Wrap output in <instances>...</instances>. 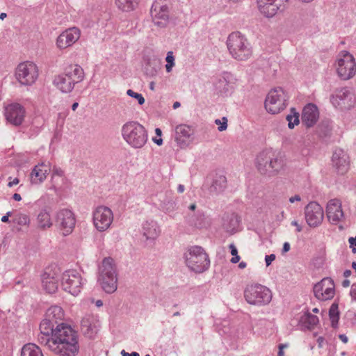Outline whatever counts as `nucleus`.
Masks as SVG:
<instances>
[{"label": "nucleus", "instance_id": "7", "mask_svg": "<svg viewBox=\"0 0 356 356\" xmlns=\"http://www.w3.org/2000/svg\"><path fill=\"white\" fill-rule=\"evenodd\" d=\"M289 97L282 88L271 89L264 101V108L270 114L275 115L283 111L288 105Z\"/></svg>", "mask_w": 356, "mask_h": 356}, {"label": "nucleus", "instance_id": "26", "mask_svg": "<svg viewBox=\"0 0 356 356\" xmlns=\"http://www.w3.org/2000/svg\"><path fill=\"white\" fill-rule=\"evenodd\" d=\"M277 0H257L260 13L266 17H272L277 13L279 6Z\"/></svg>", "mask_w": 356, "mask_h": 356}, {"label": "nucleus", "instance_id": "42", "mask_svg": "<svg viewBox=\"0 0 356 356\" xmlns=\"http://www.w3.org/2000/svg\"><path fill=\"white\" fill-rule=\"evenodd\" d=\"M167 64L165 65V69L168 72H170L172 67L175 66V57L172 51H168L165 58Z\"/></svg>", "mask_w": 356, "mask_h": 356}, {"label": "nucleus", "instance_id": "59", "mask_svg": "<svg viewBox=\"0 0 356 356\" xmlns=\"http://www.w3.org/2000/svg\"><path fill=\"white\" fill-rule=\"evenodd\" d=\"M246 266H247V264L245 261H241L238 264V268L241 269H243V268H246Z\"/></svg>", "mask_w": 356, "mask_h": 356}, {"label": "nucleus", "instance_id": "36", "mask_svg": "<svg viewBox=\"0 0 356 356\" xmlns=\"http://www.w3.org/2000/svg\"><path fill=\"white\" fill-rule=\"evenodd\" d=\"M55 323L49 320V318H46L42 321V322L40 324V330L41 334L42 336L41 337H43L44 339H47L49 337H50L51 334H52V332L54 330V325Z\"/></svg>", "mask_w": 356, "mask_h": 356}, {"label": "nucleus", "instance_id": "13", "mask_svg": "<svg viewBox=\"0 0 356 356\" xmlns=\"http://www.w3.org/2000/svg\"><path fill=\"white\" fill-rule=\"evenodd\" d=\"M76 221L75 214L68 209H59L55 216L56 225L64 236H67L73 232Z\"/></svg>", "mask_w": 356, "mask_h": 356}, {"label": "nucleus", "instance_id": "14", "mask_svg": "<svg viewBox=\"0 0 356 356\" xmlns=\"http://www.w3.org/2000/svg\"><path fill=\"white\" fill-rule=\"evenodd\" d=\"M151 17L153 23L159 27L165 26L170 19V8L166 0H155L152 6Z\"/></svg>", "mask_w": 356, "mask_h": 356}, {"label": "nucleus", "instance_id": "44", "mask_svg": "<svg viewBox=\"0 0 356 356\" xmlns=\"http://www.w3.org/2000/svg\"><path fill=\"white\" fill-rule=\"evenodd\" d=\"M215 123L218 125V129L220 131H225L227 128V119L225 117H223L222 120L216 119Z\"/></svg>", "mask_w": 356, "mask_h": 356}, {"label": "nucleus", "instance_id": "23", "mask_svg": "<svg viewBox=\"0 0 356 356\" xmlns=\"http://www.w3.org/2000/svg\"><path fill=\"white\" fill-rule=\"evenodd\" d=\"M99 321L97 317L92 314L86 315L81 323V329L84 335L92 338L97 332Z\"/></svg>", "mask_w": 356, "mask_h": 356}, {"label": "nucleus", "instance_id": "63", "mask_svg": "<svg viewBox=\"0 0 356 356\" xmlns=\"http://www.w3.org/2000/svg\"><path fill=\"white\" fill-rule=\"evenodd\" d=\"M351 275V271L350 270H346L343 273V276L345 277H348Z\"/></svg>", "mask_w": 356, "mask_h": 356}, {"label": "nucleus", "instance_id": "8", "mask_svg": "<svg viewBox=\"0 0 356 356\" xmlns=\"http://www.w3.org/2000/svg\"><path fill=\"white\" fill-rule=\"evenodd\" d=\"M113 220V212L106 206H97L92 211V223L98 232L108 231L111 227Z\"/></svg>", "mask_w": 356, "mask_h": 356}, {"label": "nucleus", "instance_id": "47", "mask_svg": "<svg viewBox=\"0 0 356 356\" xmlns=\"http://www.w3.org/2000/svg\"><path fill=\"white\" fill-rule=\"evenodd\" d=\"M229 248L230 249L232 255L235 256V255L238 254L237 248H236V246L233 243L230 244Z\"/></svg>", "mask_w": 356, "mask_h": 356}, {"label": "nucleus", "instance_id": "64", "mask_svg": "<svg viewBox=\"0 0 356 356\" xmlns=\"http://www.w3.org/2000/svg\"><path fill=\"white\" fill-rule=\"evenodd\" d=\"M122 356H129V353L126 352L124 350H122L121 352Z\"/></svg>", "mask_w": 356, "mask_h": 356}, {"label": "nucleus", "instance_id": "56", "mask_svg": "<svg viewBox=\"0 0 356 356\" xmlns=\"http://www.w3.org/2000/svg\"><path fill=\"white\" fill-rule=\"evenodd\" d=\"M339 337L343 343H346L348 342V337L345 334H340Z\"/></svg>", "mask_w": 356, "mask_h": 356}, {"label": "nucleus", "instance_id": "27", "mask_svg": "<svg viewBox=\"0 0 356 356\" xmlns=\"http://www.w3.org/2000/svg\"><path fill=\"white\" fill-rule=\"evenodd\" d=\"M49 171V166L43 163L35 165L30 175L31 184H40L42 183L46 179Z\"/></svg>", "mask_w": 356, "mask_h": 356}, {"label": "nucleus", "instance_id": "40", "mask_svg": "<svg viewBox=\"0 0 356 356\" xmlns=\"http://www.w3.org/2000/svg\"><path fill=\"white\" fill-rule=\"evenodd\" d=\"M291 115H288L286 120L288 121V126L290 129H293L295 125L299 124V114L298 113L294 112V109L291 110Z\"/></svg>", "mask_w": 356, "mask_h": 356}, {"label": "nucleus", "instance_id": "33", "mask_svg": "<svg viewBox=\"0 0 356 356\" xmlns=\"http://www.w3.org/2000/svg\"><path fill=\"white\" fill-rule=\"evenodd\" d=\"M64 313L63 309L59 306H51L46 312L45 317L55 323L63 319Z\"/></svg>", "mask_w": 356, "mask_h": 356}, {"label": "nucleus", "instance_id": "51", "mask_svg": "<svg viewBox=\"0 0 356 356\" xmlns=\"http://www.w3.org/2000/svg\"><path fill=\"white\" fill-rule=\"evenodd\" d=\"M348 242L350 244V247H356V236L355 237H350L348 238Z\"/></svg>", "mask_w": 356, "mask_h": 356}, {"label": "nucleus", "instance_id": "17", "mask_svg": "<svg viewBox=\"0 0 356 356\" xmlns=\"http://www.w3.org/2000/svg\"><path fill=\"white\" fill-rule=\"evenodd\" d=\"M4 116L7 122L15 127H19L24 122L26 111L22 105L13 103L5 108Z\"/></svg>", "mask_w": 356, "mask_h": 356}, {"label": "nucleus", "instance_id": "3", "mask_svg": "<svg viewBox=\"0 0 356 356\" xmlns=\"http://www.w3.org/2000/svg\"><path fill=\"white\" fill-rule=\"evenodd\" d=\"M227 44L229 53L236 60H246L252 54L250 43L240 32H233L229 34Z\"/></svg>", "mask_w": 356, "mask_h": 356}, {"label": "nucleus", "instance_id": "30", "mask_svg": "<svg viewBox=\"0 0 356 356\" xmlns=\"http://www.w3.org/2000/svg\"><path fill=\"white\" fill-rule=\"evenodd\" d=\"M142 233L146 240H154L159 236L160 229L155 221L147 220L143 224Z\"/></svg>", "mask_w": 356, "mask_h": 356}, {"label": "nucleus", "instance_id": "43", "mask_svg": "<svg viewBox=\"0 0 356 356\" xmlns=\"http://www.w3.org/2000/svg\"><path fill=\"white\" fill-rule=\"evenodd\" d=\"M127 94L133 97V98H135L138 100V102L140 105H143L144 103H145V98L143 97V96L140 94V93H138V92H134V90H131V89H129L127 91Z\"/></svg>", "mask_w": 356, "mask_h": 356}, {"label": "nucleus", "instance_id": "49", "mask_svg": "<svg viewBox=\"0 0 356 356\" xmlns=\"http://www.w3.org/2000/svg\"><path fill=\"white\" fill-rule=\"evenodd\" d=\"M291 246L289 243L285 242L283 245L282 254H285L290 250Z\"/></svg>", "mask_w": 356, "mask_h": 356}, {"label": "nucleus", "instance_id": "4", "mask_svg": "<svg viewBox=\"0 0 356 356\" xmlns=\"http://www.w3.org/2000/svg\"><path fill=\"white\" fill-rule=\"evenodd\" d=\"M98 282L107 293H114L118 289V279L113 259L104 258L99 267Z\"/></svg>", "mask_w": 356, "mask_h": 356}, {"label": "nucleus", "instance_id": "28", "mask_svg": "<svg viewBox=\"0 0 356 356\" xmlns=\"http://www.w3.org/2000/svg\"><path fill=\"white\" fill-rule=\"evenodd\" d=\"M53 83L58 90L63 93L71 92L76 85L63 72L54 77Z\"/></svg>", "mask_w": 356, "mask_h": 356}, {"label": "nucleus", "instance_id": "46", "mask_svg": "<svg viewBox=\"0 0 356 356\" xmlns=\"http://www.w3.org/2000/svg\"><path fill=\"white\" fill-rule=\"evenodd\" d=\"M275 259V255L274 254H271L270 255H266L265 257V261H266V266H269Z\"/></svg>", "mask_w": 356, "mask_h": 356}, {"label": "nucleus", "instance_id": "45", "mask_svg": "<svg viewBox=\"0 0 356 356\" xmlns=\"http://www.w3.org/2000/svg\"><path fill=\"white\" fill-rule=\"evenodd\" d=\"M63 177L64 171L58 167H54L52 170L51 179H53L55 177Z\"/></svg>", "mask_w": 356, "mask_h": 356}, {"label": "nucleus", "instance_id": "18", "mask_svg": "<svg viewBox=\"0 0 356 356\" xmlns=\"http://www.w3.org/2000/svg\"><path fill=\"white\" fill-rule=\"evenodd\" d=\"M314 293L319 300H331L335 294V286L333 280L330 277L322 279L314 285Z\"/></svg>", "mask_w": 356, "mask_h": 356}, {"label": "nucleus", "instance_id": "54", "mask_svg": "<svg viewBox=\"0 0 356 356\" xmlns=\"http://www.w3.org/2000/svg\"><path fill=\"white\" fill-rule=\"evenodd\" d=\"M240 259H241L240 256L237 254V255L234 256V257L230 259V261H231V263H232V264H236V263H238V262L240 261Z\"/></svg>", "mask_w": 356, "mask_h": 356}, {"label": "nucleus", "instance_id": "61", "mask_svg": "<svg viewBox=\"0 0 356 356\" xmlns=\"http://www.w3.org/2000/svg\"><path fill=\"white\" fill-rule=\"evenodd\" d=\"M350 281H349V280H344V281L343 282L342 285H343V286H344V287H348V286H350Z\"/></svg>", "mask_w": 356, "mask_h": 356}, {"label": "nucleus", "instance_id": "22", "mask_svg": "<svg viewBox=\"0 0 356 356\" xmlns=\"http://www.w3.org/2000/svg\"><path fill=\"white\" fill-rule=\"evenodd\" d=\"M192 129L186 124L178 125L175 129V140L181 148H186L192 142Z\"/></svg>", "mask_w": 356, "mask_h": 356}, {"label": "nucleus", "instance_id": "52", "mask_svg": "<svg viewBox=\"0 0 356 356\" xmlns=\"http://www.w3.org/2000/svg\"><path fill=\"white\" fill-rule=\"evenodd\" d=\"M10 216H11V212L10 211L7 212L6 214L1 218V221L3 222H9V217Z\"/></svg>", "mask_w": 356, "mask_h": 356}, {"label": "nucleus", "instance_id": "32", "mask_svg": "<svg viewBox=\"0 0 356 356\" xmlns=\"http://www.w3.org/2000/svg\"><path fill=\"white\" fill-rule=\"evenodd\" d=\"M139 3V0H115L117 8L122 12H131L134 10Z\"/></svg>", "mask_w": 356, "mask_h": 356}, {"label": "nucleus", "instance_id": "55", "mask_svg": "<svg viewBox=\"0 0 356 356\" xmlns=\"http://www.w3.org/2000/svg\"><path fill=\"white\" fill-rule=\"evenodd\" d=\"M152 140L154 141V143H155L156 145L159 146L163 144V140L161 137H159V138H153Z\"/></svg>", "mask_w": 356, "mask_h": 356}, {"label": "nucleus", "instance_id": "58", "mask_svg": "<svg viewBox=\"0 0 356 356\" xmlns=\"http://www.w3.org/2000/svg\"><path fill=\"white\" fill-rule=\"evenodd\" d=\"M184 190H185V187H184V185H182V184H179V185L178 186V187H177V191H178V193H184Z\"/></svg>", "mask_w": 356, "mask_h": 356}, {"label": "nucleus", "instance_id": "21", "mask_svg": "<svg viewBox=\"0 0 356 356\" xmlns=\"http://www.w3.org/2000/svg\"><path fill=\"white\" fill-rule=\"evenodd\" d=\"M332 164L339 175H345L350 168V161L348 154L341 149H337L332 155Z\"/></svg>", "mask_w": 356, "mask_h": 356}, {"label": "nucleus", "instance_id": "10", "mask_svg": "<svg viewBox=\"0 0 356 356\" xmlns=\"http://www.w3.org/2000/svg\"><path fill=\"white\" fill-rule=\"evenodd\" d=\"M15 75L21 85L31 86L38 79V68L33 62H22L16 67Z\"/></svg>", "mask_w": 356, "mask_h": 356}, {"label": "nucleus", "instance_id": "35", "mask_svg": "<svg viewBox=\"0 0 356 356\" xmlns=\"http://www.w3.org/2000/svg\"><path fill=\"white\" fill-rule=\"evenodd\" d=\"M21 356H43L39 346L34 343L25 344L21 351Z\"/></svg>", "mask_w": 356, "mask_h": 356}, {"label": "nucleus", "instance_id": "2", "mask_svg": "<svg viewBox=\"0 0 356 356\" xmlns=\"http://www.w3.org/2000/svg\"><path fill=\"white\" fill-rule=\"evenodd\" d=\"M122 136L126 143L134 149L143 147L148 140L147 131L136 121H129L122 127Z\"/></svg>", "mask_w": 356, "mask_h": 356}, {"label": "nucleus", "instance_id": "38", "mask_svg": "<svg viewBox=\"0 0 356 356\" xmlns=\"http://www.w3.org/2000/svg\"><path fill=\"white\" fill-rule=\"evenodd\" d=\"M301 321L307 328L312 329L318 324V318L315 315L307 312L301 317Z\"/></svg>", "mask_w": 356, "mask_h": 356}, {"label": "nucleus", "instance_id": "20", "mask_svg": "<svg viewBox=\"0 0 356 356\" xmlns=\"http://www.w3.org/2000/svg\"><path fill=\"white\" fill-rule=\"evenodd\" d=\"M59 272L47 268L42 275V286L48 293H54L58 289Z\"/></svg>", "mask_w": 356, "mask_h": 356}, {"label": "nucleus", "instance_id": "6", "mask_svg": "<svg viewBox=\"0 0 356 356\" xmlns=\"http://www.w3.org/2000/svg\"><path fill=\"white\" fill-rule=\"evenodd\" d=\"M271 291L262 284L251 283L244 290V298L250 305L263 306L269 304L272 300Z\"/></svg>", "mask_w": 356, "mask_h": 356}, {"label": "nucleus", "instance_id": "41", "mask_svg": "<svg viewBox=\"0 0 356 356\" xmlns=\"http://www.w3.org/2000/svg\"><path fill=\"white\" fill-rule=\"evenodd\" d=\"M14 222L21 226L28 225L30 222V219L27 215L19 213L15 217Z\"/></svg>", "mask_w": 356, "mask_h": 356}, {"label": "nucleus", "instance_id": "53", "mask_svg": "<svg viewBox=\"0 0 356 356\" xmlns=\"http://www.w3.org/2000/svg\"><path fill=\"white\" fill-rule=\"evenodd\" d=\"M19 182V179L18 178H15L13 181L8 182V186L11 188L13 186L18 184Z\"/></svg>", "mask_w": 356, "mask_h": 356}, {"label": "nucleus", "instance_id": "9", "mask_svg": "<svg viewBox=\"0 0 356 356\" xmlns=\"http://www.w3.org/2000/svg\"><path fill=\"white\" fill-rule=\"evenodd\" d=\"M337 72L343 80H349L356 74V63L353 56L348 51L340 52L336 60Z\"/></svg>", "mask_w": 356, "mask_h": 356}, {"label": "nucleus", "instance_id": "15", "mask_svg": "<svg viewBox=\"0 0 356 356\" xmlns=\"http://www.w3.org/2000/svg\"><path fill=\"white\" fill-rule=\"evenodd\" d=\"M81 31L79 28L72 26L62 31L56 39V47L63 51L72 47L80 39Z\"/></svg>", "mask_w": 356, "mask_h": 356}, {"label": "nucleus", "instance_id": "11", "mask_svg": "<svg viewBox=\"0 0 356 356\" xmlns=\"http://www.w3.org/2000/svg\"><path fill=\"white\" fill-rule=\"evenodd\" d=\"M83 284L82 277L76 270H67L63 273L61 286L65 291L76 296L80 293Z\"/></svg>", "mask_w": 356, "mask_h": 356}, {"label": "nucleus", "instance_id": "1", "mask_svg": "<svg viewBox=\"0 0 356 356\" xmlns=\"http://www.w3.org/2000/svg\"><path fill=\"white\" fill-rule=\"evenodd\" d=\"M40 342L49 351L58 356H75L79 350L77 332L65 323L57 325L48 338L40 337Z\"/></svg>", "mask_w": 356, "mask_h": 356}, {"label": "nucleus", "instance_id": "16", "mask_svg": "<svg viewBox=\"0 0 356 356\" xmlns=\"http://www.w3.org/2000/svg\"><path fill=\"white\" fill-rule=\"evenodd\" d=\"M324 218L323 207L316 202H310L305 208V219L307 225L315 228L321 225Z\"/></svg>", "mask_w": 356, "mask_h": 356}, {"label": "nucleus", "instance_id": "25", "mask_svg": "<svg viewBox=\"0 0 356 356\" xmlns=\"http://www.w3.org/2000/svg\"><path fill=\"white\" fill-rule=\"evenodd\" d=\"M75 84L81 82L85 77V72L82 67L78 64H70L66 66L63 72Z\"/></svg>", "mask_w": 356, "mask_h": 356}, {"label": "nucleus", "instance_id": "29", "mask_svg": "<svg viewBox=\"0 0 356 356\" xmlns=\"http://www.w3.org/2000/svg\"><path fill=\"white\" fill-rule=\"evenodd\" d=\"M318 118V111L317 107L312 104L305 106L302 111V119L307 127L313 126Z\"/></svg>", "mask_w": 356, "mask_h": 356}, {"label": "nucleus", "instance_id": "31", "mask_svg": "<svg viewBox=\"0 0 356 356\" xmlns=\"http://www.w3.org/2000/svg\"><path fill=\"white\" fill-rule=\"evenodd\" d=\"M37 225L40 229H47L53 225L50 212L47 209H42L38 213L37 218Z\"/></svg>", "mask_w": 356, "mask_h": 356}, {"label": "nucleus", "instance_id": "57", "mask_svg": "<svg viewBox=\"0 0 356 356\" xmlns=\"http://www.w3.org/2000/svg\"><path fill=\"white\" fill-rule=\"evenodd\" d=\"M13 198L15 201H20V200H22V197H21V195H20L19 193H15V194L13 195Z\"/></svg>", "mask_w": 356, "mask_h": 356}, {"label": "nucleus", "instance_id": "34", "mask_svg": "<svg viewBox=\"0 0 356 356\" xmlns=\"http://www.w3.org/2000/svg\"><path fill=\"white\" fill-rule=\"evenodd\" d=\"M284 167V161L281 156L270 151L271 177L276 175Z\"/></svg>", "mask_w": 356, "mask_h": 356}, {"label": "nucleus", "instance_id": "5", "mask_svg": "<svg viewBox=\"0 0 356 356\" xmlns=\"http://www.w3.org/2000/svg\"><path fill=\"white\" fill-rule=\"evenodd\" d=\"M185 263L187 267L197 273L207 270L210 266L209 255L200 246H193L184 254Z\"/></svg>", "mask_w": 356, "mask_h": 356}, {"label": "nucleus", "instance_id": "19", "mask_svg": "<svg viewBox=\"0 0 356 356\" xmlns=\"http://www.w3.org/2000/svg\"><path fill=\"white\" fill-rule=\"evenodd\" d=\"M326 214L332 224L336 225L341 221L344 218L341 201L337 198L329 200L326 206Z\"/></svg>", "mask_w": 356, "mask_h": 356}, {"label": "nucleus", "instance_id": "37", "mask_svg": "<svg viewBox=\"0 0 356 356\" xmlns=\"http://www.w3.org/2000/svg\"><path fill=\"white\" fill-rule=\"evenodd\" d=\"M227 179L223 175L216 177L210 187V192L214 194L221 193L224 191L227 186Z\"/></svg>", "mask_w": 356, "mask_h": 356}, {"label": "nucleus", "instance_id": "39", "mask_svg": "<svg viewBox=\"0 0 356 356\" xmlns=\"http://www.w3.org/2000/svg\"><path fill=\"white\" fill-rule=\"evenodd\" d=\"M329 316L332 323V327H336L339 319V312L338 305L333 303L329 310Z\"/></svg>", "mask_w": 356, "mask_h": 356}, {"label": "nucleus", "instance_id": "48", "mask_svg": "<svg viewBox=\"0 0 356 356\" xmlns=\"http://www.w3.org/2000/svg\"><path fill=\"white\" fill-rule=\"evenodd\" d=\"M300 201H301V197L299 195H296L289 198V202L291 203H294L295 202H300Z\"/></svg>", "mask_w": 356, "mask_h": 356}, {"label": "nucleus", "instance_id": "24", "mask_svg": "<svg viewBox=\"0 0 356 356\" xmlns=\"http://www.w3.org/2000/svg\"><path fill=\"white\" fill-rule=\"evenodd\" d=\"M256 166L258 171L263 175L271 177L270 151H263L256 159Z\"/></svg>", "mask_w": 356, "mask_h": 356}, {"label": "nucleus", "instance_id": "12", "mask_svg": "<svg viewBox=\"0 0 356 356\" xmlns=\"http://www.w3.org/2000/svg\"><path fill=\"white\" fill-rule=\"evenodd\" d=\"M330 101L335 108L341 111H348L355 105L356 96L352 90L343 88L332 95Z\"/></svg>", "mask_w": 356, "mask_h": 356}, {"label": "nucleus", "instance_id": "60", "mask_svg": "<svg viewBox=\"0 0 356 356\" xmlns=\"http://www.w3.org/2000/svg\"><path fill=\"white\" fill-rule=\"evenodd\" d=\"M155 134H156L157 136L161 137V134H162V131L159 128H156L155 129Z\"/></svg>", "mask_w": 356, "mask_h": 356}, {"label": "nucleus", "instance_id": "50", "mask_svg": "<svg viewBox=\"0 0 356 356\" xmlns=\"http://www.w3.org/2000/svg\"><path fill=\"white\" fill-rule=\"evenodd\" d=\"M291 225L296 227L297 232H300L302 230V226L296 220L291 222Z\"/></svg>", "mask_w": 356, "mask_h": 356}, {"label": "nucleus", "instance_id": "62", "mask_svg": "<svg viewBox=\"0 0 356 356\" xmlns=\"http://www.w3.org/2000/svg\"><path fill=\"white\" fill-rule=\"evenodd\" d=\"M95 305L97 307H100L103 305V302L101 300H97L96 302H95Z\"/></svg>", "mask_w": 356, "mask_h": 356}]
</instances>
